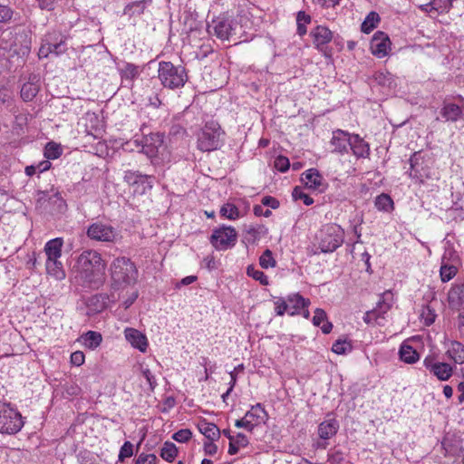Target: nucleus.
<instances>
[{"mask_svg": "<svg viewBox=\"0 0 464 464\" xmlns=\"http://www.w3.org/2000/svg\"><path fill=\"white\" fill-rule=\"evenodd\" d=\"M314 44L319 51H323L327 44L333 39V33L325 26L318 25L311 31Z\"/></svg>", "mask_w": 464, "mask_h": 464, "instance_id": "aec40b11", "label": "nucleus"}, {"mask_svg": "<svg viewBox=\"0 0 464 464\" xmlns=\"http://www.w3.org/2000/svg\"><path fill=\"white\" fill-rule=\"evenodd\" d=\"M157 457L155 454H140L135 461V464H156Z\"/></svg>", "mask_w": 464, "mask_h": 464, "instance_id": "680f3d73", "label": "nucleus"}, {"mask_svg": "<svg viewBox=\"0 0 464 464\" xmlns=\"http://www.w3.org/2000/svg\"><path fill=\"white\" fill-rule=\"evenodd\" d=\"M259 264L261 267L267 269L276 266V260L273 257V254L269 249H266L259 258Z\"/></svg>", "mask_w": 464, "mask_h": 464, "instance_id": "de8ad7c7", "label": "nucleus"}, {"mask_svg": "<svg viewBox=\"0 0 464 464\" xmlns=\"http://www.w3.org/2000/svg\"><path fill=\"white\" fill-rule=\"evenodd\" d=\"M154 177L143 175L139 171L127 170L124 172L123 179L129 185L139 184L140 181H147V188H152Z\"/></svg>", "mask_w": 464, "mask_h": 464, "instance_id": "bb28decb", "label": "nucleus"}, {"mask_svg": "<svg viewBox=\"0 0 464 464\" xmlns=\"http://www.w3.org/2000/svg\"><path fill=\"white\" fill-rule=\"evenodd\" d=\"M223 134L224 132L217 121L207 122L198 134V149L204 152L218 150L223 142Z\"/></svg>", "mask_w": 464, "mask_h": 464, "instance_id": "423d86ee", "label": "nucleus"}, {"mask_svg": "<svg viewBox=\"0 0 464 464\" xmlns=\"http://www.w3.org/2000/svg\"><path fill=\"white\" fill-rule=\"evenodd\" d=\"M199 431L208 440H217L220 437L221 431L214 423L206 420L200 421L198 425Z\"/></svg>", "mask_w": 464, "mask_h": 464, "instance_id": "c85d7f7f", "label": "nucleus"}, {"mask_svg": "<svg viewBox=\"0 0 464 464\" xmlns=\"http://www.w3.org/2000/svg\"><path fill=\"white\" fill-rule=\"evenodd\" d=\"M138 291H131L130 294L129 295V296L123 300V306L125 309L129 308L134 302L135 300L138 298Z\"/></svg>", "mask_w": 464, "mask_h": 464, "instance_id": "774afa93", "label": "nucleus"}, {"mask_svg": "<svg viewBox=\"0 0 464 464\" xmlns=\"http://www.w3.org/2000/svg\"><path fill=\"white\" fill-rule=\"evenodd\" d=\"M311 23V16L304 11H299L296 15L297 34L304 36L306 34V25Z\"/></svg>", "mask_w": 464, "mask_h": 464, "instance_id": "58836bf2", "label": "nucleus"}, {"mask_svg": "<svg viewBox=\"0 0 464 464\" xmlns=\"http://www.w3.org/2000/svg\"><path fill=\"white\" fill-rule=\"evenodd\" d=\"M440 114L445 122H456L464 119V110L453 102H443Z\"/></svg>", "mask_w": 464, "mask_h": 464, "instance_id": "6ab92c4d", "label": "nucleus"}, {"mask_svg": "<svg viewBox=\"0 0 464 464\" xmlns=\"http://www.w3.org/2000/svg\"><path fill=\"white\" fill-rule=\"evenodd\" d=\"M379 22L380 16L376 12L369 13L361 25L362 32L364 34H370L377 27Z\"/></svg>", "mask_w": 464, "mask_h": 464, "instance_id": "f704fd0d", "label": "nucleus"}, {"mask_svg": "<svg viewBox=\"0 0 464 464\" xmlns=\"http://www.w3.org/2000/svg\"><path fill=\"white\" fill-rule=\"evenodd\" d=\"M192 437V432L189 429H181L172 435V439L179 443L188 442Z\"/></svg>", "mask_w": 464, "mask_h": 464, "instance_id": "5fc2aeb1", "label": "nucleus"}, {"mask_svg": "<svg viewBox=\"0 0 464 464\" xmlns=\"http://www.w3.org/2000/svg\"><path fill=\"white\" fill-rule=\"evenodd\" d=\"M38 92V88L36 85L26 82L22 86L21 89V97L24 101H31Z\"/></svg>", "mask_w": 464, "mask_h": 464, "instance_id": "37998d69", "label": "nucleus"}, {"mask_svg": "<svg viewBox=\"0 0 464 464\" xmlns=\"http://www.w3.org/2000/svg\"><path fill=\"white\" fill-rule=\"evenodd\" d=\"M370 48L374 56L383 58L391 50L390 38L383 32L378 31L373 34Z\"/></svg>", "mask_w": 464, "mask_h": 464, "instance_id": "f3484780", "label": "nucleus"}, {"mask_svg": "<svg viewBox=\"0 0 464 464\" xmlns=\"http://www.w3.org/2000/svg\"><path fill=\"white\" fill-rule=\"evenodd\" d=\"M275 168L280 172H285L289 169L290 162L288 158L285 156H278L274 161Z\"/></svg>", "mask_w": 464, "mask_h": 464, "instance_id": "bf43d9fd", "label": "nucleus"}, {"mask_svg": "<svg viewBox=\"0 0 464 464\" xmlns=\"http://www.w3.org/2000/svg\"><path fill=\"white\" fill-rule=\"evenodd\" d=\"M63 245V238L56 237L49 240L44 246L46 273L48 276L59 281L63 280L66 276L63 263L60 261Z\"/></svg>", "mask_w": 464, "mask_h": 464, "instance_id": "20e7f679", "label": "nucleus"}, {"mask_svg": "<svg viewBox=\"0 0 464 464\" xmlns=\"http://www.w3.org/2000/svg\"><path fill=\"white\" fill-rule=\"evenodd\" d=\"M87 236L96 241L113 242L117 237V233L111 226L96 222L88 227Z\"/></svg>", "mask_w": 464, "mask_h": 464, "instance_id": "2eb2a0df", "label": "nucleus"}, {"mask_svg": "<svg viewBox=\"0 0 464 464\" xmlns=\"http://www.w3.org/2000/svg\"><path fill=\"white\" fill-rule=\"evenodd\" d=\"M286 300L288 304V314L290 316L300 314L302 309L308 307L310 304V300L303 297L298 293L288 295Z\"/></svg>", "mask_w": 464, "mask_h": 464, "instance_id": "4be33fe9", "label": "nucleus"}, {"mask_svg": "<svg viewBox=\"0 0 464 464\" xmlns=\"http://www.w3.org/2000/svg\"><path fill=\"white\" fill-rule=\"evenodd\" d=\"M62 153L63 150L59 144L50 141L45 145L44 157L47 160H56L62 155Z\"/></svg>", "mask_w": 464, "mask_h": 464, "instance_id": "ea45409f", "label": "nucleus"}, {"mask_svg": "<svg viewBox=\"0 0 464 464\" xmlns=\"http://www.w3.org/2000/svg\"><path fill=\"white\" fill-rule=\"evenodd\" d=\"M454 1L455 0H432L434 11H436L438 14L449 13Z\"/></svg>", "mask_w": 464, "mask_h": 464, "instance_id": "a18cd8bd", "label": "nucleus"}, {"mask_svg": "<svg viewBox=\"0 0 464 464\" xmlns=\"http://www.w3.org/2000/svg\"><path fill=\"white\" fill-rule=\"evenodd\" d=\"M178 455V448L173 442H164L160 450V457L166 461L172 462Z\"/></svg>", "mask_w": 464, "mask_h": 464, "instance_id": "c9c22d12", "label": "nucleus"}, {"mask_svg": "<svg viewBox=\"0 0 464 464\" xmlns=\"http://www.w3.org/2000/svg\"><path fill=\"white\" fill-rule=\"evenodd\" d=\"M109 273L111 298L112 302H116L120 295L116 297L114 293L132 286L138 279V269L129 257L118 256L110 264Z\"/></svg>", "mask_w": 464, "mask_h": 464, "instance_id": "f03ea898", "label": "nucleus"}, {"mask_svg": "<svg viewBox=\"0 0 464 464\" xmlns=\"http://www.w3.org/2000/svg\"><path fill=\"white\" fill-rule=\"evenodd\" d=\"M163 149V135L161 133H150L142 140L141 151L149 158L157 157Z\"/></svg>", "mask_w": 464, "mask_h": 464, "instance_id": "dca6fc26", "label": "nucleus"}, {"mask_svg": "<svg viewBox=\"0 0 464 464\" xmlns=\"http://www.w3.org/2000/svg\"><path fill=\"white\" fill-rule=\"evenodd\" d=\"M392 304V294L390 291L384 292L380 301L377 303L376 307L374 310L377 314H379V316H383L385 318V314L388 313V311L391 309Z\"/></svg>", "mask_w": 464, "mask_h": 464, "instance_id": "473e14b6", "label": "nucleus"}, {"mask_svg": "<svg viewBox=\"0 0 464 464\" xmlns=\"http://www.w3.org/2000/svg\"><path fill=\"white\" fill-rule=\"evenodd\" d=\"M349 148L357 158H368L370 155V146L359 135L351 136V143Z\"/></svg>", "mask_w": 464, "mask_h": 464, "instance_id": "393cba45", "label": "nucleus"}, {"mask_svg": "<svg viewBox=\"0 0 464 464\" xmlns=\"http://www.w3.org/2000/svg\"><path fill=\"white\" fill-rule=\"evenodd\" d=\"M318 246L322 252H333L344 239V230L337 224H327L318 234Z\"/></svg>", "mask_w": 464, "mask_h": 464, "instance_id": "6e6552de", "label": "nucleus"}, {"mask_svg": "<svg viewBox=\"0 0 464 464\" xmlns=\"http://www.w3.org/2000/svg\"><path fill=\"white\" fill-rule=\"evenodd\" d=\"M339 430V422L334 418L327 419L318 426V436L322 440H329L334 437Z\"/></svg>", "mask_w": 464, "mask_h": 464, "instance_id": "b1692460", "label": "nucleus"}, {"mask_svg": "<svg viewBox=\"0 0 464 464\" xmlns=\"http://www.w3.org/2000/svg\"><path fill=\"white\" fill-rule=\"evenodd\" d=\"M313 324L315 326L321 325V330L325 334H329L333 329L332 323L327 321L326 313L321 308L315 309L314 315L313 317Z\"/></svg>", "mask_w": 464, "mask_h": 464, "instance_id": "c756f323", "label": "nucleus"}, {"mask_svg": "<svg viewBox=\"0 0 464 464\" xmlns=\"http://www.w3.org/2000/svg\"><path fill=\"white\" fill-rule=\"evenodd\" d=\"M124 334L126 340L131 344V346L142 353L146 352L148 341L143 334L134 328H127L124 331Z\"/></svg>", "mask_w": 464, "mask_h": 464, "instance_id": "5701e85b", "label": "nucleus"}, {"mask_svg": "<svg viewBox=\"0 0 464 464\" xmlns=\"http://www.w3.org/2000/svg\"><path fill=\"white\" fill-rule=\"evenodd\" d=\"M346 453L342 450H334L328 454V461L330 464H343L345 460Z\"/></svg>", "mask_w": 464, "mask_h": 464, "instance_id": "3c124183", "label": "nucleus"}, {"mask_svg": "<svg viewBox=\"0 0 464 464\" xmlns=\"http://www.w3.org/2000/svg\"><path fill=\"white\" fill-rule=\"evenodd\" d=\"M423 365L440 381H448L453 373V368L447 362L436 361L435 355H428L423 360Z\"/></svg>", "mask_w": 464, "mask_h": 464, "instance_id": "4468645a", "label": "nucleus"}, {"mask_svg": "<svg viewBox=\"0 0 464 464\" xmlns=\"http://www.w3.org/2000/svg\"><path fill=\"white\" fill-rule=\"evenodd\" d=\"M67 50L66 37L59 33H51L44 36L39 48L40 59L47 58L49 54H62Z\"/></svg>", "mask_w": 464, "mask_h": 464, "instance_id": "1a4fd4ad", "label": "nucleus"}, {"mask_svg": "<svg viewBox=\"0 0 464 464\" xmlns=\"http://www.w3.org/2000/svg\"><path fill=\"white\" fill-rule=\"evenodd\" d=\"M24 420L21 413L10 403L0 400V433L15 434L21 430Z\"/></svg>", "mask_w": 464, "mask_h": 464, "instance_id": "0eeeda50", "label": "nucleus"}, {"mask_svg": "<svg viewBox=\"0 0 464 464\" xmlns=\"http://www.w3.org/2000/svg\"><path fill=\"white\" fill-rule=\"evenodd\" d=\"M11 99V92L7 88H0V107L8 102Z\"/></svg>", "mask_w": 464, "mask_h": 464, "instance_id": "338daca9", "label": "nucleus"}, {"mask_svg": "<svg viewBox=\"0 0 464 464\" xmlns=\"http://www.w3.org/2000/svg\"><path fill=\"white\" fill-rule=\"evenodd\" d=\"M458 269L455 266L442 264L440 269V276L442 282H449L457 274Z\"/></svg>", "mask_w": 464, "mask_h": 464, "instance_id": "a19ab883", "label": "nucleus"}, {"mask_svg": "<svg viewBox=\"0 0 464 464\" xmlns=\"http://www.w3.org/2000/svg\"><path fill=\"white\" fill-rule=\"evenodd\" d=\"M400 359L405 363L412 364L419 361L420 355L418 352L411 345L402 343L399 351Z\"/></svg>", "mask_w": 464, "mask_h": 464, "instance_id": "2f4dec72", "label": "nucleus"}, {"mask_svg": "<svg viewBox=\"0 0 464 464\" xmlns=\"http://www.w3.org/2000/svg\"><path fill=\"white\" fill-rule=\"evenodd\" d=\"M82 345L90 350H95L102 342V336L95 331H88L80 337Z\"/></svg>", "mask_w": 464, "mask_h": 464, "instance_id": "cd10ccee", "label": "nucleus"}, {"mask_svg": "<svg viewBox=\"0 0 464 464\" xmlns=\"http://www.w3.org/2000/svg\"><path fill=\"white\" fill-rule=\"evenodd\" d=\"M121 77L126 80H133L139 75L138 66L132 63H127L121 70Z\"/></svg>", "mask_w": 464, "mask_h": 464, "instance_id": "09e8293b", "label": "nucleus"}, {"mask_svg": "<svg viewBox=\"0 0 464 464\" xmlns=\"http://www.w3.org/2000/svg\"><path fill=\"white\" fill-rule=\"evenodd\" d=\"M84 353L82 351H76L71 354V362L75 366H81L84 362Z\"/></svg>", "mask_w": 464, "mask_h": 464, "instance_id": "e2e57ef3", "label": "nucleus"}, {"mask_svg": "<svg viewBox=\"0 0 464 464\" xmlns=\"http://www.w3.org/2000/svg\"><path fill=\"white\" fill-rule=\"evenodd\" d=\"M141 374L145 378V380L147 381V382L149 384V391L153 392L155 390L156 386L158 385L155 375L147 367L141 368Z\"/></svg>", "mask_w": 464, "mask_h": 464, "instance_id": "603ef678", "label": "nucleus"}, {"mask_svg": "<svg viewBox=\"0 0 464 464\" xmlns=\"http://www.w3.org/2000/svg\"><path fill=\"white\" fill-rule=\"evenodd\" d=\"M266 415V411L260 403L252 406L245 416L235 421L237 428H244L248 431H252L254 428L259 424Z\"/></svg>", "mask_w": 464, "mask_h": 464, "instance_id": "ddd939ff", "label": "nucleus"}, {"mask_svg": "<svg viewBox=\"0 0 464 464\" xmlns=\"http://www.w3.org/2000/svg\"><path fill=\"white\" fill-rule=\"evenodd\" d=\"M351 136L350 133L342 130H334L330 141V145L333 147L332 151L340 154L347 152L351 143Z\"/></svg>", "mask_w": 464, "mask_h": 464, "instance_id": "a211bd4d", "label": "nucleus"}, {"mask_svg": "<svg viewBox=\"0 0 464 464\" xmlns=\"http://www.w3.org/2000/svg\"><path fill=\"white\" fill-rule=\"evenodd\" d=\"M448 300L451 305L464 304V283L454 285L450 289Z\"/></svg>", "mask_w": 464, "mask_h": 464, "instance_id": "7c9ffc66", "label": "nucleus"}, {"mask_svg": "<svg viewBox=\"0 0 464 464\" xmlns=\"http://www.w3.org/2000/svg\"><path fill=\"white\" fill-rule=\"evenodd\" d=\"M353 346L350 342L346 340H337L334 343L332 351L336 354H346L350 353Z\"/></svg>", "mask_w": 464, "mask_h": 464, "instance_id": "79ce46f5", "label": "nucleus"}, {"mask_svg": "<svg viewBox=\"0 0 464 464\" xmlns=\"http://www.w3.org/2000/svg\"><path fill=\"white\" fill-rule=\"evenodd\" d=\"M236 28L237 24L228 16H218L208 25V33L222 41L229 40L236 34Z\"/></svg>", "mask_w": 464, "mask_h": 464, "instance_id": "9b49d317", "label": "nucleus"}, {"mask_svg": "<svg viewBox=\"0 0 464 464\" xmlns=\"http://www.w3.org/2000/svg\"><path fill=\"white\" fill-rule=\"evenodd\" d=\"M275 312L278 316H283L286 312L288 313V304L286 298L278 297L275 302Z\"/></svg>", "mask_w": 464, "mask_h": 464, "instance_id": "13d9d810", "label": "nucleus"}, {"mask_svg": "<svg viewBox=\"0 0 464 464\" xmlns=\"http://www.w3.org/2000/svg\"><path fill=\"white\" fill-rule=\"evenodd\" d=\"M410 171L408 172L410 178L416 182L423 183L425 179H430V170L421 156L420 151L414 152L409 160Z\"/></svg>", "mask_w": 464, "mask_h": 464, "instance_id": "f8f14e48", "label": "nucleus"}, {"mask_svg": "<svg viewBox=\"0 0 464 464\" xmlns=\"http://www.w3.org/2000/svg\"><path fill=\"white\" fill-rule=\"evenodd\" d=\"M237 239V233L232 227L222 226L215 229L210 237V243L219 251L233 247Z\"/></svg>", "mask_w": 464, "mask_h": 464, "instance_id": "9d476101", "label": "nucleus"}, {"mask_svg": "<svg viewBox=\"0 0 464 464\" xmlns=\"http://www.w3.org/2000/svg\"><path fill=\"white\" fill-rule=\"evenodd\" d=\"M220 215L229 220H236L240 217L238 208L232 203L224 204L220 208Z\"/></svg>", "mask_w": 464, "mask_h": 464, "instance_id": "4c0bfd02", "label": "nucleus"}, {"mask_svg": "<svg viewBox=\"0 0 464 464\" xmlns=\"http://www.w3.org/2000/svg\"><path fill=\"white\" fill-rule=\"evenodd\" d=\"M248 443L249 441L247 437L245 434L238 432L235 438H231V441L228 446V454H237L240 448H246Z\"/></svg>", "mask_w": 464, "mask_h": 464, "instance_id": "72a5a7b5", "label": "nucleus"}, {"mask_svg": "<svg viewBox=\"0 0 464 464\" xmlns=\"http://www.w3.org/2000/svg\"><path fill=\"white\" fill-rule=\"evenodd\" d=\"M446 355L455 363H464V345L459 341L450 342Z\"/></svg>", "mask_w": 464, "mask_h": 464, "instance_id": "a878e982", "label": "nucleus"}, {"mask_svg": "<svg viewBox=\"0 0 464 464\" xmlns=\"http://www.w3.org/2000/svg\"><path fill=\"white\" fill-rule=\"evenodd\" d=\"M144 9L145 6L143 2H134L125 7L124 14L130 15L141 14L144 12Z\"/></svg>", "mask_w": 464, "mask_h": 464, "instance_id": "864d4df0", "label": "nucleus"}, {"mask_svg": "<svg viewBox=\"0 0 464 464\" xmlns=\"http://www.w3.org/2000/svg\"><path fill=\"white\" fill-rule=\"evenodd\" d=\"M363 321L368 324L374 323L376 324L382 325L383 324L384 317L379 316V314H377L376 311L372 309L365 313Z\"/></svg>", "mask_w": 464, "mask_h": 464, "instance_id": "8fccbe9b", "label": "nucleus"}, {"mask_svg": "<svg viewBox=\"0 0 464 464\" xmlns=\"http://www.w3.org/2000/svg\"><path fill=\"white\" fill-rule=\"evenodd\" d=\"M437 314H435L434 309L430 306L427 305L422 308L420 317L424 322V324L427 326L431 325L436 319Z\"/></svg>", "mask_w": 464, "mask_h": 464, "instance_id": "49530a36", "label": "nucleus"}, {"mask_svg": "<svg viewBox=\"0 0 464 464\" xmlns=\"http://www.w3.org/2000/svg\"><path fill=\"white\" fill-rule=\"evenodd\" d=\"M214 441L215 440H209L204 443V451L206 455L214 456L218 452V446Z\"/></svg>", "mask_w": 464, "mask_h": 464, "instance_id": "0e129e2a", "label": "nucleus"}, {"mask_svg": "<svg viewBox=\"0 0 464 464\" xmlns=\"http://www.w3.org/2000/svg\"><path fill=\"white\" fill-rule=\"evenodd\" d=\"M376 208L380 211L390 212L393 209V201L387 194L379 195L374 201Z\"/></svg>", "mask_w": 464, "mask_h": 464, "instance_id": "e433bc0d", "label": "nucleus"}, {"mask_svg": "<svg viewBox=\"0 0 464 464\" xmlns=\"http://www.w3.org/2000/svg\"><path fill=\"white\" fill-rule=\"evenodd\" d=\"M73 269L83 285L99 289L106 282L107 262L96 250L82 251L77 257Z\"/></svg>", "mask_w": 464, "mask_h": 464, "instance_id": "f257e3e1", "label": "nucleus"}, {"mask_svg": "<svg viewBox=\"0 0 464 464\" xmlns=\"http://www.w3.org/2000/svg\"><path fill=\"white\" fill-rule=\"evenodd\" d=\"M302 181L305 187L319 191L325 188L324 179L316 169H309L302 174Z\"/></svg>", "mask_w": 464, "mask_h": 464, "instance_id": "412c9836", "label": "nucleus"}, {"mask_svg": "<svg viewBox=\"0 0 464 464\" xmlns=\"http://www.w3.org/2000/svg\"><path fill=\"white\" fill-rule=\"evenodd\" d=\"M31 35L25 30L14 32L6 30L0 35V55L24 58L31 52Z\"/></svg>", "mask_w": 464, "mask_h": 464, "instance_id": "7ed1b4c3", "label": "nucleus"}, {"mask_svg": "<svg viewBox=\"0 0 464 464\" xmlns=\"http://www.w3.org/2000/svg\"><path fill=\"white\" fill-rule=\"evenodd\" d=\"M14 15V10L4 5H0V25L9 23Z\"/></svg>", "mask_w": 464, "mask_h": 464, "instance_id": "6e6d98bb", "label": "nucleus"}, {"mask_svg": "<svg viewBox=\"0 0 464 464\" xmlns=\"http://www.w3.org/2000/svg\"><path fill=\"white\" fill-rule=\"evenodd\" d=\"M246 274L248 276L254 278L256 281H259L261 285H267L268 278L267 276L260 270L256 269L254 266H249L246 269Z\"/></svg>", "mask_w": 464, "mask_h": 464, "instance_id": "c03bdc74", "label": "nucleus"}, {"mask_svg": "<svg viewBox=\"0 0 464 464\" xmlns=\"http://www.w3.org/2000/svg\"><path fill=\"white\" fill-rule=\"evenodd\" d=\"M261 202L264 206H268V207L272 208L273 209H276L279 207V201L276 198L271 197V196L264 197L262 198Z\"/></svg>", "mask_w": 464, "mask_h": 464, "instance_id": "69168bd1", "label": "nucleus"}, {"mask_svg": "<svg viewBox=\"0 0 464 464\" xmlns=\"http://www.w3.org/2000/svg\"><path fill=\"white\" fill-rule=\"evenodd\" d=\"M292 195L295 200H298V199L303 200V202L306 206H310L314 203V199L310 196H308L306 193H304L302 188H300L298 187L294 188Z\"/></svg>", "mask_w": 464, "mask_h": 464, "instance_id": "4d7b16f0", "label": "nucleus"}, {"mask_svg": "<svg viewBox=\"0 0 464 464\" xmlns=\"http://www.w3.org/2000/svg\"><path fill=\"white\" fill-rule=\"evenodd\" d=\"M158 78L165 88L175 90L185 85L188 74L185 67L161 61L159 63Z\"/></svg>", "mask_w": 464, "mask_h": 464, "instance_id": "39448f33", "label": "nucleus"}, {"mask_svg": "<svg viewBox=\"0 0 464 464\" xmlns=\"http://www.w3.org/2000/svg\"><path fill=\"white\" fill-rule=\"evenodd\" d=\"M133 455V445L130 441H125L121 446L119 453V459L124 460Z\"/></svg>", "mask_w": 464, "mask_h": 464, "instance_id": "052dcab7", "label": "nucleus"}]
</instances>
